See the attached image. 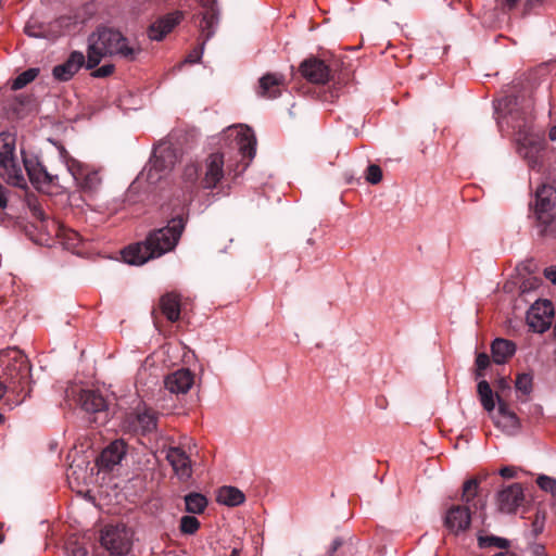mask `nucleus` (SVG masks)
Wrapping results in <instances>:
<instances>
[{
    "label": "nucleus",
    "mask_w": 556,
    "mask_h": 556,
    "mask_svg": "<svg viewBox=\"0 0 556 556\" xmlns=\"http://www.w3.org/2000/svg\"><path fill=\"white\" fill-rule=\"evenodd\" d=\"M495 112L498 115V125H506L515 131L517 152L525 159L531 168L540 163L544 150V139L531 130V105L520 106L515 96H506L496 101Z\"/></svg>",
    "instance_id": "obj_1"
},
{
    "label": "nucleus",
    "mask_w": 556,
    "mask_h": 556,
    "mask_svg": "<svg viewBox=\"0 0 556 556\" xmlns=\"http://www.w3.org/2000/svg\"><path fill=\"white\" fill-rule=\"evenodd\" d=\"M30 365L26 355L13 348L0 351V401L9 409L23 403L30 392Z\"/></svg>",
    "instance_id": "obj_2"
},
{
    "label": "nucleus",
    "mask_w": 556,
    "mask_h": 556,
    "mask_svg": "<svg viewBox=\"0 0 556 556\" xmlns=\"http://www.w3.org/2000/svg\"><path fill=\"white\" fill-rule=\"evenodd\" d=\"M185 226L186 222L182 216L172 218L166 227L150 232L144 241L125 248L122 252L124 262L129 265H142L151 258L173 251Z\"/></svg>",
    "instance_id": "obj_3"
},
{
    "label": "nucleus",
    "mask_w": 556,
    "mask_h": 556,
    "mask_svg": "<svg viewBox=\"0 0 556 556\" xmlns=\"http://www.w3.org/2000/svg\"><path fill=\"white\" fill-rule=\"evenodd\" d=\"M140 51L138 45L130 43L118 30L99 28L88 39L87 68H94L104 56L134 61Z\"/></svg>",
    "instance_id": "obj_4"
},
{
    "label": "nucleus",
    "mask_w": 556,
    "mask_h": 556,
    "mask_svg": "<svg viewBox=\"0 0 556 556\" xmlns=\"http://www.w3.org/2000/svg\"><path fill=\"white\" fill-rule=\"evenodd\" d=\"M530 206L533 208L540 233L556 238V215L553 214L556 206V189L546 184L539 186Z\"/></svg>",
    "instance_id": "obj_5"
},
{
    "label": "nucleus",
    "mask_w": 556,
    "mask_h": 556,
    "mask_svg": "<svg viewBox=\"0 0 556 556\" xmlns=\"http://www.w3.org/2000/svg\"><path fill=\"white\" fill-rule=\"evenodd\" d=\"M56 148L59 157L72 176L76 187L84 192H96L102 184L100 170L73 157L63 146L58 144Z\"/></svg>",
    "instance_id": "obj_6"
},
{
    "label": "nucleus",
    "mask_w": 556,
    "mask_h": 556,
    "mask_svg": "<svg viewBox=\"0 0 556 556\" xmlns=\"http://www.w3.org/2000/svg\"><path fill=\"white\" fill-rule=\"evenodd\" d=\"M0 176L12 186L26 187V179L15 154V137L10 132L0 134Z\"/></svg>",
    "instance_id": "obj_7"
},
{
    "label": "nucleus",
    "mask_w": 556,
    "mask_h": 556,
    "mask_svg": "<svg viewBox=\"0 0 556 556\" xmlns=\"http://www.w3.org/2000/svg\"><path fill=\"white\" fill-rule=\"evenodd\" d=\"M101 546L113 556L127 555L134 544V531L125 523L106 525L100 531Z\"/></svg>",
    "instance_id": "obj_8"
},
{
    "label": "nucleus",
    "mask_w": 556,
    "mask_h": 556,
    "mask_svg": "<svg viewBox=\"0 0 556 556\" xmlns=\"http://www.w3.org/2000/svg\"><path fill=\"white\" fill-rule=\"evenodd\" d=\"M176 162L177 155L172 147L159 146L154 149L153 155L140 173L139 179H146L150 185H155L169 174Z\"/></svg>",
    "instance_id": "obj_9"
},
{
    "label": "nucleus",
    "mask_w": 556,
    "mask_h": 556,
    "mask_svg": "<svg viewBox=\"0 0 556 556\" xmlns=\"http://www.w3.org/2000/svg\"><path fill=\"white\" fill-rule=\"evenodd\" d=\"M23 163L29 181L35 189L47 194H60L65 192L66 187L60 181L59 176L49 173L37 157L25 156Z\"/></svg>",
    "instance_id": "obj_10"
},
{
    "label": "nucleus",
    "mask_w": 556,
    "mask_h": 556,
    "mask_svg": "<svg viewBox=\"0 0 556 556\" xmlns=\"http://www.w3.org/2000/svg\"><path fill=\"white\" fill-rule=\"evenodd\" d=\"M223 139L238 150L242 160H247L244 165L247 167L256 152V138L253 130L245 125L229 126L224 130Z\"/></svg>",
    "instance_id": "obj_11"
},
{
    "label": "nucleus",
    "mask_w": 556,
    "mask_h": 556,
    "mask_svg": "<svg viewBox=\"0 0 556 556\" xmlns=\"http://www.w3.org/2000/svg\"><path fill=\"white\" fill-rule=\"evenodd\" d=\"M121 427L126 433H152L157 427V415L151 408L138 406L135 410L124 417Z\"/></svg>",
    "instance_id": "obj_12"
},
{
    "label": "nucleus",
    "mask_w": 556,
    "mask_h": 556,
    "mask_svg": "<svg viewBox=\"0 0 556 556\" xmlns=\"http://www.w3.org/2000/svg\"><path fill=\"white\" fill-rule=\"evenodd\" d=\"M553 315L551 301H535L527 313V323L534 332L543 333L549 328Z\"/></svg>",
    "instance_id": "obj_13"
},
{
    "label": "nucleus",
    "mask_w": 556,
    "mask_h": 556,
    "mask_svg": "<svg viewBox=\"0 0 556 556\" xmlns=\"http://www.w3.org/2000/svg\"><path fill=\"white\" fill-rule=\"evenodd\" d=\"M166 459L170 464L175 475L187 481L192 476V465L189 455L180 446H170L166 451Z\"/></svg>",
    "instance_id": "obj_14"
},
{
    "label": "nucleus",
    "mask_w": 556,
    "mask_h": 556,
    "mask_svg": "<svg viewBox=\"0 0 556 556\" xmlns=\"http://www.w3.org/2000/svg\"><path fill=\"white\" fill-rule=\"evenodd\" d=\"M193 384L194 374L188 368L177 369L164 379L165 389L176 395L186 394Z\"/></svg>",
    "instance_id": "obj_15"
},
{
    "label": "nucleus",
    "mask_w": 556,
    "mask_h": 556,
    "mask_svg": "<svg viewBox=\"0 0 556 556\" xmlns=\"http://www.w3.org/2000/svg\"><path fill=\"white\" fill-rule=\"evenodd\" d=\"M302 76L313 84H326L330 77V70L324 61L311 58L300 65Z\"/></svg>",
    "instance_id": "obj_16"
},
{
    "label": "nucleus",
    "mask_w": 556,
    "mask_h": 556,
    "mask_svg": "<svg viewBox=\"0 0 556 556\" xmlns=\"http://www.w3.org/2000/svg\"><path fill=\"white\" fill-rule=\"evenodd\" d=\"M521 484L513 483L497 493V505L503 513H514L523 502Z\"/></svg>",
    "instance_id": "obj_17"
},
{
    "label": "nucleus",
    "mask_w": 556,
    "mask_h": 556,
    "mask_svg": "<svg viewBox=\"0 0 556 556\" xmlns=\"http://www.w3.org/2000/svg\"><path fill=\"white\" fill-rule=\"evenodd\" d=\"M224 178V155L213 153L205 161V172L203 178V187L205 189L215 188Z\"/></svg>",
    "instance_id": "obj_18"
},
{
    "label": "nucleus",
    "mask_w": 556,
    "mask_h": 556,
    "mask_svg": "<svg viewBox=\"0 0 556 556\" xmlns=\"http://www.w3.org/2000/svg\"><path fill=\"white\" fill-rule=\"evenodd\" d=\"M286 86V79L282 74L269 73L260 78L257 96L265 99H276L281 94Z\"/></svg>",
    "instance_id": "obj_19"
},
{
    "label": "nucleus",
    "mask_w": 556,
    "mask_h": 556,
    "mask_svg": "<svg viewBox=\"0 0 556 556\" xmlns=\"http://www.w3.org/2000/svg\"><path fill=\"white\" fill-rule=\"evenodd\" d=\"M182 13L175 11L154 22L148 30L149 38L161 41L182 20Z\"/></svg>",
    "instance_id": "obj_20"
},
{
    "label": "nucleus",
    "mask_w": 556,
    "mask_h": 556,
    "mask_svg": "<svg viewBox=\"0 0 556 556\" xmlns=\"http://www.w3.org/2000/svg\"><path fill=\"white\" fill-rule=\"evenodd\" d=\"M84 63L85 55L81 52L74 51L64 63L54 66L53 77L60 81H67L81 68Z\"/></svg>",
    "instance_id": "obj_21"
},
{
    "label": "nucleus",
    "mask_w": 556,
    "mask_h": 556,
    "mask_svg": "<svg viewBox=\"0 0 556 556\" xmlns=\"http://www.w3.org/2000/svg\"><path fill=\"white\" fill-rule=\"evenodd\" d=\"M77 403L87 413H102L108 404L101 393L94 390L79 389L77 393Z\"/></svg>",
    "instance_id": "obj_22"
},
{
    "label": "nucleus",
    "mask_w": 556,
    "mask_h": 556,
    "mask_svg": "<svg viewBox=\"0 0 556 556\" xmlns=\"http://www.w3.org/2000/svg\"><path fill=\"white\" fill-rule=\"evenodd\" d=\"M125 455V442L123 440H115L101 452L98 464L101 468L112 469L122 462Z\"/></svg>",
    "instance_id": "obj_23"
},
{
    "label": "nucleus",
    "mask_w": 556,
    "mask_h": 556,
    "mask_svg": "<svg viewBox=\"0 0 556 556\" xmlns=\"http://www.w3.org/2000/svg\"><path fill=\"white\" fill-rule=\"evenodd\" d=\"M470 521L469 508L465 506H453L445 517V526L453 532L465 531L469 528Z\"/></svg>",
    "instance_id": "obj_24"
},
{
    "label": "nucleus",
    "mask_w": 556,
    "mask_h": 556,
    "mask_svg": "<svg viewBox=\"0 0 556 556\" xmlns=\"http://www.w3.org/2000/svg\"><path fill=\"white\" fill-rule=\"evenodd\" d=\"M496 399L498 403V415L495 420L496 426L507 434H515L520 427L517 415L509 410L507 405L501 400L498 395H496Z\"/></svg>",
    "instance_id": "obj_25"
},
{
    "label": "nucleus",
    "mask_w": 556,
    "mask_h": 556,
    "mask_svg": "<svg viewBox=\"0 0 556 556\" xmlns=\"http://www.w3.org/2000/svg\"><path fill=\"white\" fill-rule=\"evenodd\" d=\"M47 232L49 236H56L61 239V243L67 249L75 251L80 241V236L71 229H65L63 227H60L54 220L51 222V229L47 228Z\"/></svg>",
    "instance_id": "obj_26"
},
{
    "label": "nucleus",
    "mask_w": 556,
    "mask_h": 556,
    "mask_svg": "<svg viewBox=\"0 0 556 556\" xmlns=\"http://www.w3.org/2000/svg\"><path fill=\"white\" fill-rule=\"evenodd\" d=\"M491 352L494 363L502 365L515 354L516 344L513 341L497 338L491 344Z\"/></svg>",
    "instance_id": "obj_27"
},
{
    "label": "nucleus",
    "mask_w": 556,
    "mask_h": 556,
    "mask_svg": "<svg viewBox=\"0 0 556 556\" xmlns=\"http://www.w3.org/2000/svg\"><path fill=\"white\" fill-rule=\"evenodd\" d=\"M245 500V495L236 486H222L217 491L216 501L225 506L235 507L241 505Z\"/></svg>",
    "instance_id": "obj_28"
},
{
    "label": "nucleus",
    "mask_w": 556,
    "mask_h": 556,
    "mask_svg": "<svg viewBox=\"0 0 556 556\" xmlns=\"http://www.w3.org/2000/svg\"><path fill=\"white\" fill-rule=\"evenodd\" d=\"M217 24V13L211 5L205 12L202 13V18L200 21V30L203 38V45H205V42L214 36Z\"/></svg>",
    "instance_id": "obj_29"
},
{
    "label": "nucleus",
    "mask_w": 556,
    "mask_h": 556,
    "mask_svg": "<svg viewBox=\"0 0 556 556\" xmlns=\"http://www.w3.org/2000/svg\"><path fill=\"white\" fill-rule=\"evenodd\" d=\"M160 306L162 313L169 321H176L180 317V300L175 293H166L161 298Z\"/></svg>",
    "instance_id": "obj_30"
},
{
    "label": "nucleus",
    "mask_w": 556,
    "mask_h": 556,
    "mask_svg": "<svg viewBox=\"0 0 556 556\" xmlns=\"http://www.w3.org/2000/svg\"><path fill=\"white\" fill-rule=\"evenodd\" d=\"M186 511L194 515L202 514L207 506V498L198 492H191L185 496Z\"/></svg>",
    "instance_id": "obj_31"
},
{
    "label": "nucleus",
    "mask_w": 556,
    "mask_h": 556,
    "mask_svg": "<svg viewBox=\"0 0 556 556\" xmlns=\"http://www.w3.org/2000/svg\"><path fill=\"white\" fill-rule=\"evenodd\" d=\"M477 392L483 408L491 413L495 408L493 391L486 380H480L477 386Z\"/></svg>",
    "instance_id": "obj_32"
},
{
    "label": "nucleus",
    "mask_w": 556,
    "mask_h": 556,
    "mask_svg": "<svg viewBox=\"0 0 556 556\" xmlns=\"http://www.w3.org/2000/svg\"><path fill=\"white\" fill-rule=\"evenodd\" d=\"M478 545L481 548L495 547L498 549H508L510 547L509 540L495 535H480Z\"/></svg>",
    "instance_id": "obj_33"
},
{
    "label": "nucleus",
    "mask_w": 556,
    "mask_h": 556,
    "mask_svg": "<svg viewBox=\"0 0 556 556\" xmlns=\"http://www.w3.org/2000/svg\"><path fill=\"white\" fill-rule=\"evenodd\" d=\"M39 74V68L31 67L21 73L13 81L12 89L18 90L31 83Z\"/></svg>",
    "instance_id": "obj_34"
},
{
    "label": "nucleus",
    "mask_w": 556,
    "mask_h": 556,
    "mask_svg": "<svg viewBox=\"0 0 556 556\" xmlns=\"http://www.w3.org/2000/svg\"><path fill=\"white\" fill-rule=\"evenodd\" d=\"M200 529V521L194 516H182L179 522V530L182 534L193 535Z\"/></svg>",
    "instance_id": "obj_35"
},
{
    "label": "nucleus",
    "mask_w": 556,
    "mask_h": 556,
    "mask_svg": "<svg viewBox=\"0 0 556 556\" xmlns=\"http://www.w3.org/2000/svg\"><path fill=\"white\" fill-rule=\"evenodd\" d=\"M479 481L476 478L467 480L463 485L462 500L470 504L478 494Z\"/></svg>",
    "instance_id": "obj_36"
},
{
    "label": "nucleus",
    "mask_w": 556,
    "mask_h": 556,
    "mask_svg": "<svg viewBox=\"0 0 556 556\" xmlns=\"http://www.w3.org/2000/svg\"><path fill=\"white\" fill-rule=\"evenodd\" d=\"M28 206L31 212V215L42 224V228H45L47 230V226H48V229H51V222L50 223L48 222L47 216L43 212V208L38 203V201L29 199Z\"/></svg>",
    "instance_id": "obj_37"
},
{
    "label": "nucleus",
    "mask_w": 556,
    "mask_h": 556,
    "mask_svg": "<svg viewBox=\"0 0 556 556\" xmlns=\"http://www.w3.org/2000/svg\"><path fill=\"white\" fill-rule=\"evenodd\" d=\"M533 378L530 374H520L516 379V390L525 395L532 392Z\"/></svg>",
    "instance_id": "obj_38"
},
{
    "label": "nucleus",
    "mask_w": 556,
    "mask_h": 556,
    "mask_svg": "<svg viewBox=\"0 0 556 556\" xmlns=\"http://www.w3.org/2000/svg\"><path fill=\"white\" fill-rule=\"evenodd\" d=\"M536 483L541 490L549 492L551 494H556V479L541 475L538 477Z\"/></svg>",
    "instance_id": "obj_39"
},
{
    "label": "nucleus",
    "mask_w": 556,
    "mask_h": 556,
    "mask_svg": "<svg viewBox=\"0 0 556 556\" xmlns=\"http://www.w3.org/2000/svg\"><path fill=\"white\" fill-rule=\"evenodd\" d=\"M382 179V172L378 165L371 164L367 167L366 180L371 185H377Z\"/></svg>",
    "instance_id": "obj_40"
},
{
    "label": "nucleus",
    "mask_w": 556,
    "mask_h": 556,
    "mask_svg": "<svg viewBox=\"0 0 556 556\" xmlns=\"http://www.w3.org/2000/svg\"><path fill=\"white\" fill-rule=\"evenodd\" d=\"M490 365V357L486 353H479L476 357V377L480 378L483 377V371L489 367Z\"/></svg>",
    "instance_id": "obj_41"
},
{
    "label": "nucleus",
    "mask_w": 556,
    "mask_h": 556,
    "mask_svg": "<svg viewBox=\"0 0 556 556\" xmlns=\"http://www.w3.org/2000/svg\"><path fill=\"white\" fill-rule=\"evenodd\" d=\"M204 45L202 43L199 48L192 50L187 58L185 59V63L194 64L200 62L203 54Z\"/></svg>",
    "instance_id": "obj_42"
},
{
    "label": "nucleus",
    "mask_w": 556,
    "mask_h": 556,
    "mask_svg": "<svg viewBox=\"0 0 556 556\" xmlns=\"http://www.w3.org/2000/svg\"><path fill=\"white\" fill-rule=\"evenodd\" d=\"M113 71H114V66L112 64H105V65H102L99 68H97L92 73V76H94V77H108V76H110L113 73Z\"/></svg>",
    "instance_id": "obj_43"
},
{
    "label": "nucleus",
    "mask_w": 556,
    "mask_h": 556,
    "mask_svg": "<svg viewBox=\"0 0 556 556\" xmlns=\"http://www.w3.org/2000/svg\"><path fill=\"white\" fill-rule=\"evenodd\" d=\"M540 286V279L538 278H529L528 280H525L522 285L520 286L521 292H528L532 289H535Z\"/></svg>",
    "instance_id": "obj_44"
},
{
    "label": "nucleus",
    "mask_w": 556,
    "mask_h": 556,
    "mask_svg": "<svg viewBox=\"0 0 556 556\" xmlns=\"http://www.w3.org/2000/svg\"><path fill=\"white\" fill-rule=\"evenodd\" d=\"M500 475L505 479L514 478L516 476V468L511 466H505L500 469Z\"/></svg>",
    "instance_id": "obj_45"
},
{
    "label": "nucleus",
    "mask_w": 556,
    "mask_h": 556,
    "mask_svg": "<svg viewBox=\"0 0 556 556\" xmlns=\"http://www.w3.org/2000/svg\"><path fill=\"white\" fill-rule=\"evenodd\" d=\"M70 552L72 556H88L87 548L80 545L71 547Z\"/></svg>",
    "instance_id": "obj_46"
},
{
    "label": "nucleus",
    "mask_w": 556,
    "mask_h": 556,
    "mask_svg": "<svg viewBox=\"0 0 556 556\" xmlns=\"http://www.w3.org/2000/svg\"><path fill=\"white\" fill-rule=\"evenodd\" d=\"M8 189L0 185V208H5L8 205Z\"/></svg>",
    "instance_id": "obj_47"
},
{
    "label": "nucleus",
    "mask_w": 556,
    "mask_h": 556,
    "mask_svg": "<svg viewBox=\"0 0 556 556\" xmlns=\"http://www.w3.org/2000/svg\"><path fill=\"white\" fill-rule=\"evenodd\" d=\"M544 276L551 282L556 283V266H549L545 268Z\"/></svg>",
    "instance_id": "obj_48"
},
{
    "label": "nucleus",
    "mask_w": 556,
    "mask_h": 556,
    "mask_svg": "<svg viewBox=\"0 0 556 556\" xmlns=\"http://www.w3.org/2000/svg\"><path fill=\"white\" fill-rule=\"evenodd\" d=\"M198 174V169L194 165H189L186 167L185 175L188 176L189 179H194Z\"/></svg>",
    "instance_id": "obj_49"
},
{
    "label": "nucleus",
    "mask_w": 556,
    "mask_h": 556,
    "mask_svg": "<svg viewBox=\"0 0 556 556\" xmlns=\"http://www.w3.org/2000/svg\"><path fill=\"white\" fill-rule=\"evenodd\" d=\"M343 540L341 538H336L330 546L329 553L333 554L340 546H342Z\"/></svg>",
    "instance_id": "obj_50"
},
{
    "label": "nucleus",
    "mask_w": 556,
    "mask_h": 556,
    "mask_svg": "<svg viewBox=\"0 0 556 556\" xmlns=\"http://www.w3.org/2000/svg\"><path fill=\"white\" fill-rule=\"evenodd\" d=\"M533 554H534L535 556H543V554H544V547H543L542 545H535V546L533 547Z\"/></svg>",
    "instance_id": "obj_51"
},
{
    "label": "nucleus",
    "mask_w": 556,
    "mask_h": 556,
    "mask_svg": "<svg viewBox=\"0 0 556 556\" xmlns=\"http://www.w3.org/2000/svg\"><path fill=\"white\" fill-rule=\"evenodd\" d=\"M548 138H549L551 141H555L556 140V125L551 127L549 132H548Z\"/></svg>",
    "instance_id": "obj_52"
},
{
    "label": "nucleus",
    "mask_w": 556,
    "mask_h": 556,
    "mask_svg": "<svg viewBox=\"0 0 556 556\" xmlns=\"http://www.w3.org/2000/svg\"><path fill=\"white\" fill-rule=\"evenodd\" d=\"M518 2L519 0H505L506 5L509 8L515 7Z\"/></svg>",
    "instance_id": "obj_53"
},
{
    "label": "nucleus",
    "mask_w": 556,
    "mask_h": 556,
    "mask_svg": "<svg viewBox=\"0 0 556 556\" xmlns=\"http://www.w3.org/2000/svg\"><path fill=\"white\" fill-rule=\"evenodd\" d=\"M75 395H76V389L75 388L66 390V396L67 397L75 396Z\"/></svg>",
    "instance_id": "obj_54"
},
{
    "label": "nucleus",
    "mask_w": 556,
    "mask_h": 556,
    "mask_svg": "<svg viewBox=\"0 0 556 556\" xmlns=\"http://www.w3.org/2000/svg\"><path fill=\"white\" fill-rule=\"evenodd\" d=\"M500 387H501L502 389H505V388H509V384H508V382H507L505 379H502V380L500 381Z\"/></svg>",
    "instance_id": "obj_55"
},
{
    "label": "nucleus",
    "mask_w": 556,
    "mask_h": 556,
    "mask_svg": "<svg viewBox=\"0 0 556 556\" xmlns=\"http://www.w3.org/2000/svg\"><path fill=\"white\" fill-rule=\"evenodd\" d=\"M229 556H240V552L237 548H233Z\"/></svg>",
    "instance_id": "obj_56"
},
{
    "label": "nucleus",
    "mask_w": 556,
    "mask_h": 556,
    "mask_svg": "<svg viewBox=\"0 0 556 556\" xmlns=\"http://www.w3.org/2000/svg\"><path fill=\"white\" fill-rule=\"evenodd\" d=\"M4 420V416L0 413V422Z\"/></svg>",
    "instance_id": "obj_57"
},
{
    "label": "nucleus",
    "mask_w": 556,
    "mask_h": 556,
    "mask_svg": "<svg viewBox=\"0 0 556 556\" xmlns=\"http://www.w3.org/2000/svg\"><path fill=\"white\" fill-rule=\"evenodd\" d=\"M206 1H207V3H210V4H212V3H213V0H206Z\"/></svg>",
    "instance_id": "obj_58"
}]
</instances>
